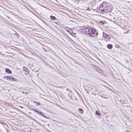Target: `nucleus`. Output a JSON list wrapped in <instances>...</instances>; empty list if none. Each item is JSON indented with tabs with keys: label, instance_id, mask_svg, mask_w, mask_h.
Wrapping results in <instances>:
<instances>
[{
	"label": "nucleus",
	"instance_id": "ddd939ff",
	"mask_svg": "<svg viewBox=\"0 0 132 132\" xmlns=\"http://www.w3.org/2000/svg\"><path fill=\"white\" fill-rule=\"evenodd\" d=\"M36 103L37 105H39L41 104V103L39 102L37 103Z\"/></svg>",
	"mask_w": 132,
	"mask_h": 132
},
{
	"label": "nucleus",
	"instance_id": "1a4fd4ad",
	"mask_svg": "<svg viewBox=\"0 0 132 132\" xmlns=\"http://www.w3.org/2000/svg\"><path fill=\"white\" fill-rule=\"evenodd\" d=\"M50 17L51 19L53 20H54L56 19L55 17L53 16H51Z\"/></svg>",
	"mask_w": 132,
	"mask_h": 132
},
{
	"label": "nucleus",
	"instance_id": "dca6fc26",
	"mask_svg": "<svg viewBox=\"0 0 132 132\" xmlns=\"http://www.w3.org/2000/svg\"><path fill=\"white\" fill-rule=\"evenodd\" d=\"M94 3V1H92L90 3L92 4V3Z\"/></svg>",
	"mask_w": 132,
	"mask_h": 132
},
{
	"label": "nucleus",
	"instance_id": "9d476101",
	"mask_svg": "<svg viewBox=\"0 0 132 132\" xmlns=\"http://www.w3.org/2000/svg\"><path fill=\"white\" fill-rule=\"evenodd\" d=\"M96 70L99 73H101L102 72V71L100 70L99 68L97 69H96Z\"/></svg>",
	"mask_w": 132,
	"mask_h": 132
},
{
	"label": "nucleus",
	"instance_id": "423d86ee",
	"mask_svg": "<svg viewBox=\"0 0 132 132\" xmlns=\"http://www.w3.org/2000/svg\"><path fill=\"white\" fill-rule=\"evenodd\" d=\"M6 72L9 73H11V71L9 70V69L6 68Z\"/></svg>",
	"mask_w": 132,
	"mask_h": 132
},
{
	"label": "nucleus",
	"instance_id": "20e7f679",
	"mask_svg": "<svg viewBox=\"0 0 132 132\" xmlns=\"http://www.w3.org/2000/svg\"><path fill=\"white\" fill-rule=\"evenodd\" d=\"M32 110H34L36 112H37L38 113V114H39L40 115H41L42 116H43L44 117H45V116H44L43 115V113H42V112H39L38 111L36 110H35L34 109H32Z\"/></svg>",
	"mask_w": 132,
	"mask_h": 132
},
{
	"label": "nucleus",
	"instance_id": "f03ea898",
	"mask_svg": "<svg viewBox=\"0 0 132 132\" xmlns=\"http://www.w3.org/2000/svg\"><path fill=\"white\" fill-rule=\"evenodd\" d=\"M5 78L7 80H9L10 81H15L16 80V79L15 78L12 77H9L7 76H6L5 77Z\"/></svg>",
	"mask_w": 132,
	"mask_h": 132
},
{
	"label": "nucleus",
	"instance_id": "f257e3e1",
	"mask_svg": "<svg viewBox=\"0 0 132 132\" xmlns=\"http://www.w3.org/2000/svg\"><path fill=\"white\" fill-rule=\"evenodd\" d=\"M81 30L84 33L87 34L93 37L95 36L97 37L98 35L97 31L94 28L86 27L82 29Z\"/></svg>",
	"mask_w": 132,
	"mask_h": 132
},
{
	"label": "nucleus",
	"instance_id": "4468645a",
	"mask_svg": "<svg viewBox=\"0 0 132 132\" xmlns=\"http://www.w3.org/2000/svg\"><path fill=\"white\" fill-rule=\"evenodd\" d=\"M67 28V27H65V29L68 32H69V30H67V29H66V28Z\"/></svg>",
	"mask_w": 132,
	"mask_h": 132
},
{
	"label": "nucleus",
	"instance_id": "f3484780",
	"mask_svg": "<svg viewBox=\"0 0 132 132\" xmlns=\"http://www.w3.org/2000/svg\"><path fill=\"white\" fill-rule=\"evenodd\" d=\"M34 103H37L35 101H34Z\"/></svg>",
	"mask_w": 132,
	"mask_h": 132
},
{
	"label": "nucleus",
	"instance_id": "2eb2a0df",
	"mask_svg": "<svg viewBox=\"0 0 132 132\" xmlns=\"http://www.w3.org/2000/svg\"><path fill=\"white\" fill-rule=\"evenodd\" d=\"M24 67H23V69H24V71H27V69H26V70L24 69Z\"/></svg>",
	"mask_w": 132,
	"mask_h": 132
},
{
	"label": "nucleus",
	"instance_id": "6e6552de",
	"mask_svg": "<svg viewBox=\"0 0 132 132\" xmlns=\"http://www.w3.org/2000/svg\"><path fill=\"white\" fill-rule=\"evenodd\" d=\"M78 111L81 114H82L83 113V110L81 108H79L78 109Z\"/></svg>",
	"mask_w": 132,
	"mask_h": 132
},
{
	"label": "nucleus",
	"instance_id": "9b49d317",
	"mask_svg": "<svg viewBox=\"0 0 132 132\" xmlns=\"http://www.w3.org/2000/svg\"><path fill=\"white\" fill-rule=\"evenodd\" d=\"M96 114H97L98 115L100 116L101 114L98 111H96Z\"/></svg>",
	"mask_w": 132,
	"mask_h": 132
},
{
	"label": "nucleus",
	"instance_id": "0eeeda50",
	"mask_svg": "<svg viewBox=\"0 0 132 132\" xmlns=\"http://www.w3.org/2000/svg\"><path fill=\"white\" fill-rule=\"evenodd\" d=\"M112 45L110 44H108L107 45V47L109 49H111L112 48Z\"/></svg>",
	"mask_w": 132,
	"mask_h": 132
},
{
	"label": "nucleus",
	"instance_id": "39448f33",
	"mask_svg": "<svg viewBox=\"0 0 132 132\" xmlns=\"http://www.w3.org/2000/svg\"><path fill=\"white\" fill-rule=\"evenodd\" d=\"M103 35L105 38H109L110 37L109 35L106 33L103 34Z\"/></svg>",
	"mask_w": 132,
	"mask_h": 132
},
{
	"label": "nucleus",
	"instance_id": "f8f14e48",
	"mask_svg": "<svg viewBox=\"0 0 132 132\" xmlns=\"http://www.w3.org/2000/svg\"><path fill=\"white\" fill-rule=\"evenodd\" d=\"M99 22L100 23H102V24H104V21H99Z\"/></svg>",
	"mask_w": 132,
	"mask_h": 132
},
{
	"label": "nucleus",
	"instance_id": "7ed1b4c3",
	"mask_svg": "<svg viewBox=\"0 0 132 132\" xmlns=\"http://www.w3.org/2000/svg\"><path fill=\"white\" fill-rule=\"evenodd\" d=\"M104 11L106 12H111V9L110 7H106L104 9Z\"/></svg>",
	"mask_w": 132,
	"mask_h": 132
},
{
	"label": "nucleus",
	"instance_id": "a211bd4d",
	"mask_svg": "<svg viewBox=\"0 0 132 132\" xmlns=\"http://www.w3.org/2000/svg\"><path fill=\"white\" fill-rule=\"evenodd\" d=\"M101 8V6L100 7V9Z\"/></svg>",
	"mask_w": 132,
	"mask_h": 132
}]
</instances>
